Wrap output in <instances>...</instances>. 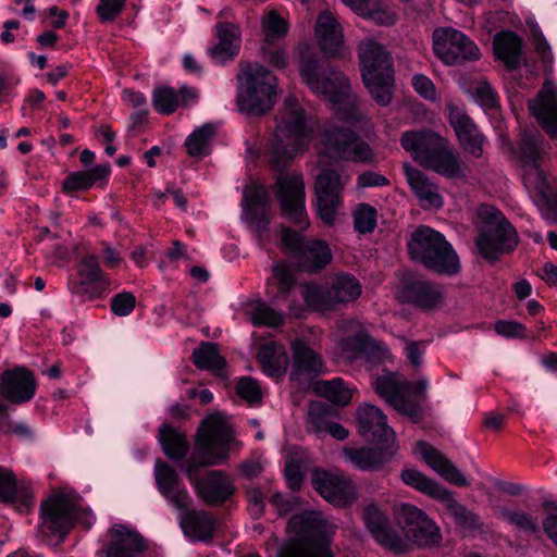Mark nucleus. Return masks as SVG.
Masks as SVG:
<instances>
[{"mask_svg": "<svg viewBox=\"0 0 557 557\" xmlns=\"http://www.w3.org/2000/svg\"><path fill=\"white\" fill-rule=\"evenodd\" d=\"M284 247L293 252L301 271L317 273L332 261L329 245L319 239L305 242L302 235L289 227H282Z\"/></svg>", "mask_w": 557, "mask_h": 557, "instance_id": "nucleus-14", "label": "nucleus"}, {"mask_svg": "<svg viewBox=\"0 0 557 557\" xmlns=\"http://www.w3.org/2000/svg\"><path fill=\"white\" fill-rule=\"evenodd\" d=\"M293 362L290 377L299 380L300 377H312L322 373L323 361L305 341L296 339L292 344Z\"/></svg>", "mask_w": 557, "mask_h": 557, "instance_id": "nucleus-31", "label": "nucleus"}, {"mask_svg": "<svg viewBox=\"0 0 557 557\" xmlns=\"http://www.w3.org/2000/svg\"><path fill=\"white\" fill-rule=\"evenodd\" d=\"M408 540L420 547H432L441 544L442 534L435 522L428 517Z\"/></svg>", "mask_w": 557, "mask_h": 557, "instance_id": "nucleus-50", "label": "nucleus"}, {"mask_svg": "<svg viewBox=\"0 0 557 557\" xmlns=\"http://www.w3.org/2000/svg\"><path fill=\"white\" fill-rule=\"evenodd\" d=\"M233 438V430L222 417L216 414L206 419L186 468L188 476L190 478L201 467L220 465L226 460Z\"/></svg>", "mask_w": 557, "mask_h": 557, "instance_id": "nucleus-9", "label": "nucleus"}, {"mask_svg": "<svg viewBox=\"0 0 557 557\" xmlns=\"http://www.w3.org/2000/svg\"><path fill=\"white\" fill-rule=\"evenodd\" d=\"M311 483L313 488L327 502L346 506L356 499L354 483L345 478L331 474L326 471L315 470L312 473Z\"/></svg>", "mask_w": 557, "mask_h": 557, "instance_id": "nucleus-20", "label": "nucleus"}, {"mask_svg": "<svg viewBox=\"0 0 557 557\" xmlns=\"http://www.w3.org/2000/svg\"><path fill=\"white\" fill-rule=\"evenodd\" d=\"M433 51L446 65H459L480 58L475 42L453 27H441L433 32Z\"/></svg>", "mask_w": 557, "mask_h": 557, "instance_id": "nucleus-15", "label": "nucleus"}, {"mask_svg": "<svg viewBox=\"0 0 557 557\" xmlns=\"http://www.w3.org/2000/svg\"><path fill=\"white\" fill-rule=\"evenodd\" d=\"M363 517L368 530L380 545L396 554H403L409 549V543L391 527L386 516L375 505H369L364 509Z\"/></svg>", "mask_w": 557, "mask_h": 557, "instance_id": "nucleus-21", "label": "nucleus"}, {"mask_svg": "<svg viewBox=\"0 0 557 557\" xmlns=\"http://www.w3.org/2000/svg\"><path fill=\"white\" fill-rule=\"evenodd\" d=\"M422 459L444 480L457 486H468L469 482L459 469L440 450L425 442L417 443Z\"/></svg>", "mask_w": 557, "mask_h": 557, "instance_id": "nucleus-33", "label": "nucleus"}, {"mask_svg": "<svg viewBox=\"0 0 557 557\" xmlns=\"http://www.w3.org/2000/svg\"><path fill=\"white\" fill-rule=\"evenodd\" d=\"M394 516L407 539L428 518L423 510L408 503L396 504L394 506Z\"/></svg>", "mask_w": 557, "mask_h": 557, "instance_id": "nucleus-44", "label": "nucleus"}, {"mask_svg": "<svg viewBox=\"0 0 557 557\" xmlns=\"http://www.w3.org/2000/svg\"><path fill=\"white\" fill-rule=\"evenodd\" d=\"M81 516L78 504L70 495L57 493L40 505L41 528L63 540Z\"/></svg>", "mask_w": 557, "mask_h": 557, "instance_id": "nucleus-16", "label": "nucleus"}, {"mask_svg": "<svg viewBox=\"0 0 557 557\" xmlns=\"http://www.w3.org/2000/svg\"><path fill=\"white\" fill-rule=\"evenodd\" d=\"M281 215L288 222L307 228L309 226L306 210V186L301 173L281 174L273 186Z\"/></svg>", "mask_w": 557, "mask_h": 557, "instance_id": "nucleus-13", "label": "nucleus"}, {"mask_svg": "<svg viewBox=\"0 0 557 557\" xmlns=\"http://www.w3.org/2000/svg\"><path fill=\"white\" fill-rule=\"evenodd\" d=\"M218 44L209 49V53L214 62L224 64L232 61L239 51L240 30L239 27L230 22L218 23L216 26Z\"/></svg>", "mask_w": 557, "mask_h": 557, "instance_id": "nucleus-34", "label": "nucleus"}, {"mask_svg": "<svg viewBox=\"0 0 557 557\" xmlns=\"http://www.w3.org/2000/svg\"><path fill=\"white\" fill-rule=\"evenodd\" d=\"M258 361L265 374L277 377L286 372L288 358L283 346L271 342L260 347Z\"/></svg>", "mask_w": 557, "mask_h": 557, "instance_id": "nucleus-39", "label": "nucleus"}, {"mask_svg": "<svg viewBox=\"0 0 557 557\" xmlns=\"http://www.w3.org/2000/svg\"><path fill=\"white\" fill-rule=\"evenodd\" d=\"M251 320L256 325L275 327L283 323L284 318L264 304H259L251 312Z\"/></svg>", "mask_w": 557, "mask_h": 557, "instance_id": "nucleus-55", "label": "nucleus"}, {"mask_svg": "<svg viewBox=\"0 0 557 557\" xmlns=\"http://www.w3.org/2000/svg\"><path fill=\"white\" fill-rule=\"evenodd\" d=\"M195 490L207 505L218 506L226 502L235 492L231 479L222 471H210L195 482Z\"/></svg>", "mask_w": 557, "mask_h": 557, "instance_id": "nucleus-29", "label": "nucleus"}, {"mask_svg": "<svg viewBox=\"0 0 557 557\" xmlns=\"http://www.w3.org/2000/svg\"><path fill=\"white\" fill-rule=\"evenodd\" d=\"M408 252L412 260L432 272L447 275L459 272V258L451 245L440 232L429 226H419L411 233Z\"/></svg>", "mask_w": 557, "mask_h": 557, "instance_id": "nucleus-7", "label": "nucleus"}, {"mask_svg": "<svg viewBox=\"0 0 557 557\" xmlns=\"http://www.w3.org/2000/svg\"><path fill=\"white\" fill-rule=\"evenodd\" d=\"M215 135V127L208 123L195 129L186 139L185 146L191 157H205L209 153L210 140Z\"/></svg>", "mask_w": 557, "mask_h": 557, "instance_id": "nucleus-48", "label": "nucleus"}, {"mask_svg": "<svg viewBox=\"0 0 557 557\" xmlns=\"http://www.w3.org/2000/svg\"><path fill=\"white\" fill-rule=\"evenodd\" d=\"M396 443L376 445V447L345 448V457L359 470L377 471L391 461L397 453Z\"/></svg>", "mask_w": 557, "mask_h": 557, "instance_id": "nucleus-28", "label": "nucleus"}, {"mask_svg": "<svg viewBox=\"0 0 557 557\" xmlns=\"http://www.w3.org/2000/svg\"><path fill=\"white\" fill-rule=\"evenodd\" d=\"M518 150L523 164L529 165L531 171H534L540 185H543L544 172L540 168V162L544 160L550 150L549 144L540 132L523 131L518 140Z\"/></svg>", "mask_w": 557, "mask_h": 557, "instance_id": "nucleus-27", "label": "nucleus"}, {"mask_svg": "<svg viewBox=\"0 0 557 557\" xmlns=\"http://www.w3.org/2000/svg\"><path fill=\"white\" fill-rule=\"evenodd\" d=\"M314 391L338 406H346L351 399L350 389L344 385V381L339 377L331 381H318L314 384Z\"/></svg>", "mask_w": 557, "mask_h": 557, "instance_id": "nucleus-47", "label": "nucleus"}, {"mask_svg": "<svg viewBox=\"0 0 557 557\" xmlns=\"http://www.w3.org/2000/svg\"><path fill=\"white\" fill-rule=\"evenodd\" d=\"M275 121L271 153L272 162L281 165L293 159L298 151L309 147L312 127L305 110L294 97L284 100Z\"/></svg>", "mask_w": 557, "mask_h": 557, "instance_id": "nucleus-5", "label": "nucleus"}, {"mask_svg": "<svg viewBox=\"0 0 557 557\" xmlns=\"http://www.w3.org/2000/svg\"><path fill=\"white\" fill-rule=\"evenodd\" d=\"M495 331L505 337H524L527 329L519 322L502 320L495 323Z\"/></svg>", "mask_w": 557, "mask_h": 557, "instance_id": "nucleus-63", "label": "nucleus"}, {"mask_svg": "<svg viewBox=\"0 0 557 557\" xmlns=\"http://www.w3.org/2000/svg\"><path fill=\"white\" fill-rule=\"evenodd\" d=\"M400 478L406 485L437 500H440L442 494L447 491V488L443 487L434 480L426 478L422 472L413 468L403 469Z\"/></svg>", "mask_w": 557, "mask_h": 557, "instance_id": "nucleus-43", "label": "nucleus"}, {"mask_svg": "<svg viewBox=\"0 0 557 557\" xmlns=\"http://www.w3.org/2000/svg\"><path fill=\"white\" fill-rule=\"evenodd\" d=\"M152 103L157 112L171 114L180 106L178 94L171 87H160L153 91Z\"/></svg>", "mask_w": 557, "mask_h": 557, "instance_id": "nucleus-53", "label": "nucleus"}, {"mask_svg": "<svg viewBox=\"0 0 557 557\" xmlns=\"http://www.w3.org/2000/svg\"><path fill=\"white\" fill-rule=\"evenodd\" d=\"M249 222L259 235L265 233L270 225L269 209H252L247 211Z\"/></svg>", "mask_w": 557, "mask_h": 557, "instance_id": "nucleus-64", "label": "nucleus"}, {"mask_svg": "<svg viewBox=\"0 0 557 557\" xmlns=\"http://www.w3.org/2000/svg\"><path fill=\"white\" fill-rule=\"evenodd\" d=\"M401 298L422 310H434L443 302V290L432 281L409 278L403 284Z\"/></svg>", "mask_w": 557, "mask_h": 557, "instance_id": "nucleus-24", "label": "nucleus"}, {"mask_svg": "<svg viewBox=\"0 0 557 557\" xmlns=\"http://www.w3.org/2000/svg\"><path fill=\"white\" fill-rule=\"evenodd\" d=\"M438 502L453 516L457 525L467 530H476L482 527L479 516L457 502L451 491L447 490L443 493Z\"/></svg>", "mask_w": 557, "mask_h": 557, "instance_id": "nucleus-41", "label": "nucleus"}, {"mask_svg": "<svg viewBox=\"0 0 557 557\" xmlns=\"http://www.w3.org/2000/svg\"><path fill=\"white\" fill-rule=\"evenodd\" d=\"M336 417L337 410L324 401H312L309 405L308 422L317 434L324 433Z\"/></svg>", "mask_w": 557, "mask_h": 557, "instance_id": "nucleus-46", "label": "nucleus"}, {"mask_svg": "<svg viewBox=\"0 0 557 557\" xmlns=\"http://www.w3.org/2000/svg\"><path fill=\"white\" fill-rule=\"evenodd\" d=\"M33 497L28 487L17 484L11 470L0 467V502L14 504L18 499V510L27 511L33 504Z\"/></svg>", "mask_w": 557, "mask_h": 557, "instance_id": "nucleus-36", "label": "nucleus"}, {"mask_svg": "<svg viewBox=\"0 0 557 557\" xmlns=\"http://www.w3.org/2000/svg\"><path fill=\"white\" fill-rule=\"evenodd\" d=\"M449 122L462 148L473 157L480 158L483 153V136L471 117L459 110H451Z\"/></svg>", "mask_w": 557, "mask_h": 557, "instance_id": "nucleus-32", "label": "nucleus"}, {"mask_svg": "<svg viewBox=\"0 0 557 557\" xmlns=\"http://www.w3.org/2000/svg\"><path fill=\"white\" fill-rule=\"evenodd\" d=\"M357 425L359 434L376 445L396 443V434L387 424V418L383 411L370 404L360 406L357 410Z\"/></svg>", "mask_w": 557, "mask_h": 557, "instance_id": "nucleus-19", "label": "nucleus"}, {"mask_svg": "<svg viewBox=\"0 0 557 557\" xmlns=\"http://www.w3.org/2000/svg\"><path fill=\"white\" fill-rule=\"evenodd\" d=\"M110 164H97L87 171L73 172L62 182V190L72 194L79 190H88L97 183L107 181L110 175Z\"/></svg>", "mask_w": 557, "mask_h": 557, "instance_id": "nucleus-37", "label": "nucleus"}, {"mask_svg": "<svg viewBox=\"0 0 557 557\" xmlns=\"http://www.w3.org/2000/svg\"><path fill=\"white\" fill-rule=\"evenodd\" d=\"M269 285L276 288L275 298L286 299L295 288L296 280L292 270L286 264L277 263L273 268V275Z\"/></svg>", "mask_w": 557, "mask_h": 557, "instance_id": "nucleus-49", "label": "nucleus"}, {"mask_svg": "<svg viewBox=\"0 0 557 557\" xmlns=\"http://www.w3.org/2000/svg\"><path fill=\"white\" fill-rule=\"evenodd\" d=\"M343 184L335 170L324 169L315 178L314 194L317 212L321 221L332 226L341 208Z\"/></svg>", "mask_w": 557, "mask_h": 557, "instance_id": "nucleus-17", "label": "nucleus"}, {"mask_svg": "<svg viewBox=\"0 0 557 557\" xmlns=\"http://www.w3.org/2000/svg\"><path fill=\"white\" fill-rule=\"evenodd\" d=\"M403 170L407 183L423 208H441L443 206V198L438 193L437 185L425 173L409 163H405Z\"/></svg>", "mask_w": 557, "mask_h": 557, "instance_id": "nucleus-30", "label": "nucleus"}, {"mask_svg": "<svg viewBox=\"0 0 557 557\" xmlns=\"http://www.w3.org/2000/svg\"><path fill=\"white\" fill-rule=\"evenodd\" d=\"M160 442L164 454L173 459L181 460L188 451V443L186 437L169 425L160 429Z\"/></svg>", "mask_w": 557, "mask_h": 557, "instance_id": "nucleus-45", "label": "nucleus"}, {"mask_svg": "<svg viewBox=\"0 0 557 557\" xmlns=\"http://www.w3.org/2000/svg\"><path fill=\"white\" fill-rule=\"evenodd\" d=\"M428 380L410 382L397 373L388 372L372 382L375 393L397 412L418 422L422 418L421 403L426 399Z\"/></svg>", "mask_w": 557, "mask_h": 557, "instance_id": "nucleus-8", "label": "nucleus"}, {"mask_svg": "<svg viewBox=\"0 0 557 557\" xmlns=\"http://www.w3.org/2000/svg\"><path fill=\"white\" fill-rule=\"evenodd\" d=\"M236 392L239 397L251 404L259 403L262 397L258 382L249 376L242 377L238 381Z\"/></svg>", "mask_w": 557, "mask_h": 557, "instance_id": "nucleus-59", "label": "nucleus"}, {"mask_svg": "<svg viewBox=\"0 0 557 557\" xmlns=\"http://www.w3.org/2000/svg\"><path fill=\"white\" fill-rule=\"evenodd\" d=\"M261 55L264 61L271 65L283 69L287 65V55L284 49L275 46V42H263L261 48Z\"/></svg>", "mask_w": 557, "mask_h": 557, "instance_id": "nucleus-61", "label": "nucleus"}, {"mask_svg": "<svg viewBox=\"0 0 557 557\" xmlns=\"http://www.w3.org/2000/svg\"><path fill=\"white\" fill-rule=\"evenodd\" d=\"M126 0H99L96 12L102 23L114 21L123 11Z\"/></svg>", "mask_w": 557, "mask_h": 557, "instance_id": "nucleus-58", "label": "nucleus"}, {"mask_svg": "<svg viewBox=\"0 0 557 557\" xmlns=\"http://www.w3.org/2000/svg\"><path fill=\"white\" fill-rule=\"evenodd\" d=\"M244 198L247 211L252 209H269V197L263 187L245 190Z\"/></svg>", "mask_w": 557, "mask_h": 557, "instance_id": "nucleus-62", "label": "nucleus"}, {"mask_svg": "<svg viewBox=\"0 0 557 557\" xmlns=\"http://www.w3.org/2000/svg\"><path fill=\"white\" fill-rule=\"evenodd\" d=\"M474 97L476 102L484 110H495L499 106L497 92L486 81H481L474 87Z\"/></svg>", "mask_w": 557, "mask_h": 557, "instance_id": "nucleus-57", "label": "nucleus"}, {"mask_svg": "<svg viewBox=\"0 0 557 557\" xmlns=\"http://www.w3.org/2000/svg\"><path fill=\"white\" fill-rule=\"evenodd\" d=\"M262 30L264 34V42H276L285 37L288 27L285 20L275 11H270L262 18Z\"/></svg>", "mask_w": 557, "mask_h": 557, "instance_id": "nucleus-51", "label": "nucleus"}, {"mask_svg": "<svg viewBox=\"0 0 557 557\" xmlns=\"http://www.w3.org/2000/svg\"><path fill=\"white\" fill-rule=\"evenodd\" d=\"M496 57L502 60L509 70L520 66L522 54V40L513 32H500L493 41Z\"/></svg>", "mask_w": 557, "mask_h": 557, "instance_id": "nucleus-38", "label": "nucleus"}, {"mask_svg": "<svg viewBox=\"0 0 557 557\" xmlns=\"http://www.w3.org/2000/svg\"><path fill=\"white\" fill-rule=\"evenodd\" d=\"M191 361L196 368L208 370L221 375L226 360L219 351V345L213 342H202L193 350Z\"/></svg>", "mask_w": 557, "mask_h": 557, "instance_id": "nucleus-40", "label": "nucleus"}, {"mask_svg": "<svg viewBox=\"0 0 557 557\" xmlns=\"http://www.w3.org/2000/svg\"><path fill=\"white\" fill-rule=\"evenodd\" d=\"M401 147L426 170L446 178H465L467 165L448 140L433 131H408L401 135Z\"/></svg>", "mask_w": 557, "mask_h": 557, "instance_id": "nucleus-2", "label": "nucleus"}, {"mask_svg": "<svg viewBox=\"0 0 557 557\" xmlns=\"http://www.w3.org/2000/svg\"><path fill=\"white\" fill-rule=\"evenodd\" d=\"M529 110L544 132L557 139V88L545 84L537 97L529 102Z\"/></svg>", "mask_w": 557, "mask_h": 557, "instance_id": "nucleus-25", "label": "nucleus"}, {"mask_svg": "<svg viewBox=\"0 0 557 557\" xmlns=\"http://www.w3.org/2000/svg\"><path fill=\"white\" fill-rule=\"evenodd\" d=\"M360 72L363 84L379 106H387L393 98V58L380 42L367 39L358 49Z\"/></svg>", "mask_w": 557, "mask_h": 557, "instance_id": "nucleus-6", "label": "nucleus"}, {"mask_svg": "<svg viewBox=\"0 0 557 557\" xmlns=\"http://www.w3.org/2000/svg\"><path fill=\"white\" fill-rule=\"evenodd\" d=\"M79 282L72 285L73 293L83 294L87 292V285L106 282V274L100 269L99 260L96 255L85 256L79 264Z\"/></svg>", "mask_w": 557, "mask_h": 557, "instance_id": "nucleus-42", "label": "nucleus"}, {"mask_svg": "<svg viewBox=\"0 0 557 557\" xmlns=\"http://www.w3.org/2000/svg\"><path fill=\"white\" fill-rule=\"evenodd\" d=\"M361 16L386 26L393 25L396 22V14L387 8H383L380 0H370L368 9Z\"/></svg>", "mask_w": 557, "mask_h": 557, "instance_id": "nucleus-56", "label": "nucleus"}, {"mask_svg": "<svg viewBox=\"0 0 557 557\" xmlns=\"http://www.w3.org/2000/svg\"><path fill=\"white\" fill-rule=\"evenodd\" d=\"M335 527L321 512L307 510L290 517V537L277 550L276 557H334L330 536Z\"/></svg>", "mask_w": 557, "mask_h": 557, "instance_id": "nucleus-3", "label": "nucleus"}, {"mask_svg": "<svg viewBox=\"0 0 557 557\" xmlns=\"http://www.w3.org/2000/svg\"><path fill=\"white\" fill-rule=\"evenodd\" d=\"M300 76L309 88L322 95L334 106H337L339 120L348 124L360 123L364 113L356 97L351 95L349 79L332 66L323 67L313 53H301L299 64Z\"/></svg>", "mask_w": 557, "mask_h": 557, "instance_id": "nucleus-1", "label": "nucleus"}, {"mask_svg": "<svg viewBox=\"0 0 557 557\" xmlns=\"http://www.w3.org/2000/svg\"><path fill=\"white\" fill-rule=\"evenodd\" d=\"M35 391V376L23 367L7 370L0 377V395L13 404L28 401L33 398Z\"/></svg>", "mask_w": 557, "mask_h": 557, "instance_id": "nucleus-23", "label": "nucleus"}, {"mask_svg": "<svg viewBox=\"0 0 557 557\" xmlns=\"http://www.w3.org/2000/svg\"><path fill=\"white\" fill-rule=\"evenodd\" d=\"M103 547L106 557H144L149 549L147 540L135 529L115 523L108 530Z\"/></svg>", "mask_w": 557, "mask_h": 557, "instance_id": "nucleus-18", "label": "nucleus"}, {"mask_svg": "<svg viewBox=\"0 0 557 557\" xmlns=\"http://www.w3.org/2000/svg\"><path fill=\"white\" fill-rule=\"evenodd\" d=\"M354 224L359 233H371L376 225V210L368 203L359 205L354 212Z\"/></svg>", "mask_w": 557, "mask_h": 557, "instance_id": "nucleus-54", "label": "nucleus"}, {"mask_svg": "<svg viewBox=\"0 0 557 557\" xmlns=\"http://www.w3.org/2000/svg\"><path fill=\"white\" fill-rule=\"evenodd\" d=\"M314 32L324 54L333 58L344 57L343 29L332 12L323 11L318 16Z\"/></svg>", "mask_w": 557, "mask_h": 557, "instance_id": "nucleus-26", "label": "nucleus"}, {"mask_svg": "<svg viewBox=\"0 0 557 557\" xmlns=\"http://www.w3.org/2000/svg\"><path fill=\"white\" fill-rule=\"evenodd\" d=\"M361 295L359 281L348 273L336 274L325 286L308 285L302 296L307 304L318 310H331L337 305L356 300Z\"/></svg>", "mask_w": 557, "mask_h": 557, "instance_id": "nucleus-12", "label": "nucleus"}, {"mask_svg": "<svg viewBox=\"0 0 557 557\" xmlns=\"http://www.w3.org/2000/svg\"><path fill=\"white\" fill-rule=\"evenodd\" d=\"M236 81V106L240 113L259 117L273 109L277 78L270 70L258 62L240 61Z\"/></svg>", "mask_w": 557, "mask_h": 557, "instance_id": "nucleus-4", "label": "nucleus"}, {"mask_svg": "<svg viewBox=\"0 0 557 557\" xmlns=\"http://www.w3.org/2000/svg\"><path fill=\"white\" fill-rule=\"evenodd\" d=\"M154 479L161 495L177 510H185L191 506V497L177 472L170 465L158 461L154 466Z\"/></svg>", "mask_w": 557, "mask_h": 557, "instance_id": "nucleus-22", "label": "nucleus"}, {"mask_svg": "<svg viewBox=\"0 0 557 557\" xmlns=\"http://www.w3.org/2000/svg\"><path fill=\"white\" fill-rule=\"evenodd\" d=\"M322 153L333 160L373 164L376 157L371 146L345 126L330 125L321 138Z\"/></svg>", "mask_w": 557, "mask_h": 557, "instance_id": "nucleus-11", "label": "nucleus"}, {"mask_svg": "<svg viewBox=\"0 0 557 557\" xmlns=\"http://www.w3.org/2000/svg\"><path fill=\"white\" fill-rule=\"evenodd\" d=\"M499 515L504 520L523 532L532 534L539 532L537 519L525 511L502 508Z\"/></svg>", "mask_w": 557, "mask_h": 557, "instance_id": "nucleus-52", "label": "nucleus"}, {"mask_svg": "<svg viewBox=\"0 0 557 557\" xmlns=\"http://www.w3.org/2000/svg\"><path fill=\"white\" fill-rule=\"evenodd\" d=\"M478 218L483 228L476 246L483 258L494 261L499 255L512 251L518 245V234L504 214L493 206L482 205Z\"/></svg>", "mask_w": 557, "mask_h": 557, "instance_id": "nucleus-10", "label": "nucleus"}, {"mask_svg": "<svg viewBox=\"0 0 557 557\" xmlns=\"http://www.w3.org/2000/svg\"><path fill=\"white\" fill-rule=\"evenodd\" d=\"M181 528L186 536L194 541H210L215 530V520L211 513L205 510H181Z\"/></svg>", "mask_w": 557, "mask_h": 557, "instance_id": "nucleus-35", "label": "nucleus"}, {"mask_svg": "<svg viewBox=\"0 0 557 557\" xmlns=\"http://www.w3.org/2000/svg\"><path fill=\"white\" fill-rule=\"evenodd\" d=\"M136 305L135 296L129 292H122L111 299V310L115 315L126 317L133 312Z\"/></svg>", "mask_w": 557, "mask_h": 557, "instance_id": "nucleus-60", "label": "nucleus"}]
</instances>
